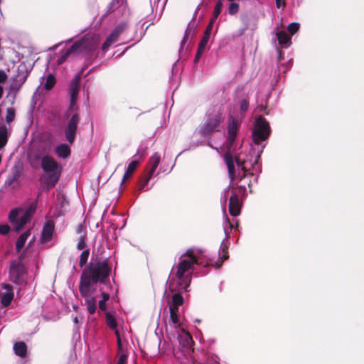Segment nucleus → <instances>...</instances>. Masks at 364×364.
Returning a JSON list of instances; mask_svg holds the SVG:
<instances>
[{
    "label": "nucleus",
    "instance_id": "nucleus-54",
    "mask_svg": "<svg viewBox=\"0 0 364 364\" xmlns=\"http://www.w3.org/2000/svg\"><path fill=\"white\" fill-rule=\"evenodd\" d=\"M216 18H214V16H213L212 19L210 20V22H214V21L215 20Z\"/></svg>",
    "mask_w": 364,
    "mask_h": 364
},
{
    "label": "nucleus",
    "instance_id": "nucleus-13",
    "mask_svg": "<svg viewBox=\"0 0 364 364\" xmlns=\"http://www.w3.org/2000/svg\"><path fill=\"white\" fill-rule=\"evenodd\" d=\"M29 239V242L28 244V247H31L36 240L35 235H31V230H28L23 234H21L18 238L16 244V248L18 252L21 251V250L25 246L26 241Z\"/></svg>",
    "mask_w": 364,
    "mask_h": 364
},
{
    "label": "nucleus",
    "instance_id": "nucleus-29",
    "mask_svg": "<svg viewBox=\"0 0 364 364\" xmlns=\"http://www.w3.org/2000/svg\"><path fill=\"white\" fill-rule=\"evenodd\" d=\"M26 81V77L23 76L21 79L16 80V82H14L13 85H11L10 90L11 92H13L14 95H16V93L18 92L19 89L22 86V85Z\"/></svg>",
    "mask_w": 364,
    "mask_h": 364
},
{
    "label": "nucleus",
    "instance_id": "nucleus-15",
    "mask_svg": "<svg viewBox=\"0 0 364 364\" xmlns=\"http://www.w3.org/2000/svg\"><path fill=\"white\" fill-rule=\"evenodd\" d=\"M169 311L170 317L168 326L171 328H174L176 331L180 330L181 327H184L183 320L181 319L179 316L178 311L174 310L173 308L171 309H169Z\"/></svg>",
    "mask_w": 364,
    "mask_h": 364
},
{
    "label": "nucleus",
    "instance_id": "nucleus-10",
    "mask_svg": "<svg viewBox=\"0 0 364 364\" xmlns=\"http://www.w3.org/2000/svg\"><path fill=\"white\" fill-rule=\"evenodd\" d=\"M178 339L180 345L187 351L191 350L193 340L190 333L186 331L184 327H181L180 330L177 331Z\"/></svg>",
    "mask_w": 364,
    "mask_h": 364
},
{
    "label": "nucleus",
    "instance_id": "nucleus-41",
    "mask_svg": "<svg viewBox=\"0 0 364 364\" xmlns=\"http://www.w3.org/2000/svg\"><path fill=\"white\" fill-rule=\"evenodd\" d=\"M223 3L221 0H219L216 4L215 11H216V14H220L222 10Z\"/></svg>",
    "mask_w": 364,
    "mask_h": 364
},
{
    "label": "nucleus",
    "instance_id": "nucleus-9",
    "mask_svg": "<svg viewBox=\"0 0 364 364\" xmlns=\"http://www.w3.org/2000/svg\"><path fill=\"white\" fill-rule=\"evenodd\" d=\"M79 116L75 114L71 117L65 129V138L70 144H73L75 140Z\"/></svg>",
    "mask_w": 364,
    "mask_h": 364
},
{
    "label": "nucleus",
    "instance_id": "nucleus-50",
    "mask_svg": "<svg viewBox=\"0 0 364 364\" xmlns=\"http://www.w3.org/2000/svg\"><path fill=\"white\" fill-rule=\"evenodd\" d=\"M3 92H4L3 87L1 86H0V99L2 97Z\"/></svg>",
    "mask_w": 364,
    "mask_h": 364
},
{
    "label": "nucleus",
    "instance_id": "nucleus-53",
    "mask_svg": "<svg viewBox=\"0 0 364 364\" xmlns=\"http://www.w3.org/2000/svg\"><path fill=\"white\" fill-rule=\"evenodd\" d=\"M218 16H219V14H216V11H214V13H213L214 18H217Z\"/></svg>",
    "mask_w": 364,
    "mask_h": 364
},
{
    "label": "nucleus",
    "instance_id": "nucleus-46",
    "mask_svg": "<svg viewBox=\"0 0 364 364\" xmlns=\"http://www.w3.org/2000/svg\"><path fill=\"white\" fill-rule=\"evenodd\" d=\"M277 6L278 8H281L284 6V0H276Z\"/></svg>",
    "mask_w": 364,
    "mask_h": 364
},
{
    "label": "nucleus",
    "instance_id": "nucleus-26",
    "mask_svg": "<svg viewBox=\"0 0 364 364\" xmlns=\"http://www.w3.org/2000/svg\"><path fill=\"white\" fill-rule=\"evenodd\" d=\"M237 130V124L236 120L230 117L229 119L228 124V136L232 138H235Z\"/></svg>",
    "mask_w": 364,
    "mask_h": 364
},
{
    "label": "nucleus",
    "instance_id": "nucleus-2",
    "mask_svg": "<svg viewBox=\"0 0 364 364\" xmlns=\"http://www.w3.org/2000/svg\"><path fill=\"white\" fill-rule=\"evenodd\" d=\"M200 253L198 250H188L180 257L176 274L168 281V288L171 291H186L191 281L189 276L191 270L195 264L199 263Z\"/></svg>",
    "mask_w": 364,
    "mask_h": 364
},
{
    "label": "nucleus",
    "instance_id": "nucleus-42",
    "mask_svg": "<svg viewBox=\"0 0 364 364\" xmlns=\"http://www.w3.org/2000/svg\"><path fill=\"white\" fill-rule=\"evenodd\" d=\"M288 31L291 35H294L296 33V23H291L288 26Z\"/></svg>",
    "mask_w": 364,
    "mask_h": 364
},
{
    "label": "nucleus",
    "instance_id": "nucleus-34",
    "mask_svg": "<svg viewBox=\"0 0 364 364\" xmlns=\"http://www.w3.org/2000/svg\"><path fill=\"white\" fill-rule=\"evenodd\" d=\"M248 27H249L248 20L247 18L243 19V24L241 26V28H240L238 29V31H236L235 36H242L244 33V32L248 28Z\"/></svg>",
    "mask_w": 364,
    "mask_h": 364
},
{
    "label": "nucleus",
    "instance_id": "nucleus-43",
    "mask_svg": "<svg viewBox=\"0 0 364 364\" xmlns=\"http://www.w3.org/2000/svg\"><path fill=\"white\" fill-rule=\"evenodd\" d=\"M248 108V102L247 100H244L241 102V104H240V109L242 111H246Z\"/></svg>",
    "mask_w": 364,
    "mask_h": 364
},
{
    "label": "nucleus",
    "instance_id": "nucleus-45",
    "mask_svg": "<svg viewBox=\"0 0 364 364\" xmlns=\"http://www.w3.org/2000/svg\"><path fill=\"white\" fill-rule=\"evenodd\" d=\"M127 360L126 355H121L117 364H124Z\"/></svg>",
    "mask_w": 364,
    "mask_h": 364
},
{
    "label": "nucleus",
    "instance_id": "nucleus-57",
    "mask_svg": "<svg viewBox=\"0 0 364 364\" xmlns=\"http://www.w3.org/2000/svg\"><path fill=\"white\" fill-rule=\"evenodd\" d=\"M296 29H297V31H299V24L297 23V27H296Z\"/></svg>",
    "mask_w": 364,
    "mask_h": 364
},
{
    "label": "nucleus",
    "instance_id": "nucleus-19",
    "mask_svg": "<svg viewBox=\"0 0 364 364\" xmlns=\"http://www.w3.org/2000/svg\"><path fill=\"white\" fill-rule=\"evenodd\" d=\"M5 292L3 293L1 304L4 306H8L12 301L14 298V294L12 292V289L9 285H6L4 287Z\"/></svg>",
    "mask_w": 364,
    "mask_h": 364
},
{
    "label": "nucleus",
    "instance_id": "nucleus-4",
    "mask_svg": "<svg viewBox=\"0 0 364 364\" xmlns=\"http://www.w3.org/2000/svg\"><path fill=\"white\" fill-rule=\"evenodd\" d=\"M41 166L53 182H57L59 180L61 167L52 157L44 156L42 159Z\"/></svg>",
    "mask_w": 364,
    "mask_h": 364
},
{
    "label": "nucleus",
    "instance_id": "nucleus-27",
    "mask_svg": "<svg viewBox=\"0 0 364 364\" xmlns=\"http://www.w3.org/2000/svg\"><path fill=\"white\" fill-rule=\"evenodd\" d=\"M210 36L204 35L203 38H202L201 41L200 42L198 51L196 55L195 61H198V59L200 58L201 55L204 52L205 48L208 42Z\"/></svg>",
    "mask_w": 364,
    "mask_h": 364
},
{
    "label": "nucleus",
    "instance_id": "nucleus-8",
    "mask_svg": "<svg viewBox=\"0 0 364 364\" xmlns=\"http://www.w3.org/2000/svg\"><path fill=\"white\" fill-rule=\"evenodd\" d=\"M235 138L229 137L228 138V141L226 143L227 151L225 154V162L228 166V172L230 176V179L233 181L235 178L233 177L234 173V162L232 154V148L233 143L235 141Z\"/></svg>",
    "mask_w": 364,
    "mask_h": 364
},
{
    "label": "nucleus",
    "instance_id": "nucleus-28",
    "mask_svg": "<svg viewBox=\"0 0 364 364\" xmlns=\"http://www.w3.org/2000/svg\"><path fill=\"white\" fill-rule=\"evenodd\" d=\"M77 233L79 234V242L77 243V248L79 250H82L85 247V230L82 225H80L77 228Z\"/></svg>",
    "mask_w": 364,
    "mask_h": 364
},
{
    "label": "nucleus",
    "instance_id": "nucleus-32",
    "mask_svg": "<svg viewBox=\"0 0 364 364\" xmlns=\"http://www.w3.org/2000/svg\"><path fill=\"white\" fill-rule=\"evenodd\" d=\"M159 161H160L159 156H155L154 157V164L152 165V167H151V170L149 171V176L146 178V182H148L151 179V176H152V174L154 173V171L156 170V168L159 166Z\"/></svg>",
    "mask_w": 364,
    "mask_h": 364
},
{
    "label": "nucleus",
    "instance_id": "nucleus-7",
    "mask_svg": "<svg viewBox=\"0 0 364 364\" xmlns=\"http://www.w3.org/2000/svg\"><path fill=\"white\" fill-rule=\"evenodd\" d=\"M88 38H83L82 39L75 42L73 45L62 55L60 63L65 60L66 58L73 53H79L88 48L89 43Z\"/></svg>",
    "mask_w": 364,
    "mask_h": 364
},
{
    "label": "nucleus",
    "instance_id": "nucleus-12",
    "mask_svg": "<svg viewBox=\"0 0 364 364\" xmlns=\"http://www.w3.org/2000/svg\"><path fill=\"white\" fill-rule=\"evenodd\" d=\"M125 28L126 24L124 23L119 24L111 33L106 41L103 43L102 47V50L107 49L111 46V44L114 43L117 40L119 36L125 30Z\"/></svg>",
    "mask_w": 364,
    "mask_h": 364
},
{
    "label": "nucleus",
    "instance_id": "nucleus-5",
    "mask_svg": "<svg viewBox=\"0 0 364 364\" xmlns=\"http://www.w3.org/2000/svg\"><path fill=\"white\" fill-rule=\"evenodd\" d=\"M270 134L269 123L262 117H259L256 121L255 129L252 132L253 141L259 144L260 141L266 140Z\"/></svg>",
    "mask_w": 364,
    "mask_h": 364
},
{
    "label": "nucleus",
    "instance_id": "nucleus-51",
    "mask_svg": "<svg viewBox=\"0 0 364 364\" xmlns=\"http://www.w3.org/2000/svg\"><path fill=\"white\" fill-rule=\"evenodd\" d=\"M249 176L253 177L254 175L252 173H248L245 174V177L248 178Z\"/></svg>",
    "mask_w": 364,
    "mask_h": 364
},
{
    "label": "nucleus",
    "instance_id": "nucleus-3",
    "mask_svg": "<svg viewBox=\"0 0 364 364\" xmlns=\"http://www.w3.org/2000/svg\"><path fill=\"white\" fill-rule=\"evenodd\" d=\"M35 211V207L31 205L28 208H16L11 211L9 220L16 231L18 232L30 220Z\"/></svg>",
    "mask_w": 364,
    "mask_h": 364
},
{
    "label": "nucleus",
    "instance_id": "nucleus-16",
    "mask_svg": "<svg viewBox=\"0 0 364 364\" xmlns=\"http://www.w3.org/2000/svg\"><path fill=\"white\" fill-rule=\"evenodd\" d=\"M241 202L240 198H235V195H231L229 202V212L232 216H237L240 213Z\"/></svg>",
    "mask_w": 364,
    "mask_h": 364
},
{
    "label": "nucleus",
    "instance_id": "nucleus-47",
    "mask_svg": "<svg viewBox=\"0 0 364 364\" xmlns=\"http://www.w3.org/2000/svg\"><path fill=\"white\" fill-rule=\"evenodd\" d=\"M188 36V30L187 29L186 31V33H185V36L182 41V45H183L186 43Z\"/></svg>",
    "mask_w": 364,
    "mask_h": 364
},
{
    "label": "nucleus",
    "instance_id": "nucleus-38",
    "mask_svg": "<svg viewBox=\"0 0 364 364\" xmlns=\"http://www.w3.org/2000/svg\"><path fill=\"white\" fill-rule=\"evenodd\" d=\"M13 181H16L18 178L21 175V170L18 166H15L13 168Z\"/></svg>",
    "mask_w": 364,
    "mask_h": 364
},
{
    "label": "nucleus",
    "instance_id": "nucleus-30",
    "mask_svg": "<svg viewBox=\"0 0 364 364\" xmlns=\"http://www.w3.org/2000/svg\"><path fill=\"white\" fill-rule=\"evenodd\" d=\"M109 299V294L105 292L102 294V299L99 301V308L102 311L106 310V301Z\"/></svg>",
    "mask_w": 364,
    "mask_h": 364
},
{
    "label": "nucleus",
    "instance_id": "nucleus-52",
    "mask_svg": "<svg viewBox=\"0 0 364 364\" xmlns=\"http://www.w3.org/2000/svg\"><path fill=\"white\" fill-rule=\"evenodd\" d=\"M16 269L14 267H11V274H14L16 272Z\"/></svg>",
    "mask_w": 364,
    "mask_h": 364
},
{
    "label": "nucleus",
    "instance_id": "nucleus-20",
    "mask_svg": "<svg viewBox=\"0 0 364 364\" xmlns=\"http://www.w3.org/2000/svg\"><path fill=\"white\" fill-rule=\"evenodd\" d=\"M277 36L279 43L284 47L288 46L290 44V36L284 31H278L277 32Z\"/></svg>",
    "mask_w": 364,
    "mask_h": 364
},
{
    "label": "nucleus",
    "instance_id": "nucleus-37",
    "mask_svg": "<svg viewBox=\"0 0 364 364\" xmlns=\"http://www.w3.org/2000/svg\"><path fill=\"white\" fill-rule=\"evenodd\" d=\"M239 11V5L237 3L232 2L228 8V11L230 15L237 14Z\"/></svg>",
    "mask_w": 364,
    "mask_h": 364
},
{
    "label": "nucleus",
    "instance_id": "nucleus-39",
    "mask_svg": "<svg viewBox=\"0 0 364 364\" xmlns=\"http://www.w3.org/2000/svg\"><path fill=\"white\" fill-rule=\"evenodd\" d=\"M10 230V227L8 225H0V234L6 235Z\"/></svg>",
    "mask_w": 364,
    "mask_h": 364
},
{
    "label": "nucleus",
    "instance_id": "nucleus-18",
    "mask_svg": "<svg viewBox=\"0 0 364 364\" xmlns=\"http://www.w3.org/2000/svg\"><path fill=\"white\" fill-rule=\"evenodd\" d=\"M106 319H107V325L112 329H114L115 331V335L117 336V343H118V346L119 348H121V339H120V336H119V331L117 329H116L117 328V322H116V320L114 317V316L110 314V313H107L106 314Z\"/></svg>",
    "mask_w": 364,
    "mask_h": 364
},
{
    "label": "nucleus",
    "instance_id": "nucleus-22",
    "mask_svg": "<svg viewBox=\"0 0 364 364\" xmlns=\"http://www.w3.org/2000/svg\"><path fill=\"white\" fill-rule=\"evenodd\" d=\"M139 165V162L137 161H133L129 164V166L124 173L123 178L122 179L121 182H126L128 179L130 178L132 175L133 174L134 171L136 168V167Z\"/></svg>",
    "mask_w": 364,
    "mask_h": 364
},
{
    "label": "nucleus",
    "instance_id": "nucleus-25",
    "mask_svg": "<svg viewBox=\"0 0 364 364\" xmlns=\"http://www.w3.org/2000/svg\"><path fill=\"white\" fill-rule=\"evenodd\" d=\"M8 141V129L6 125H0V149L5 146Z\"/></svg>",
    "mask_w": 364,
    "mask_h": 364
},
{
    "label": "nucleus",
    "instance_id": "nucleus-23",
    "mask_svg": "<svg viewBox=\"0 0 364 364\" xmlns=\"http://www.w3.org/2000/svg\"><path fill=\"white\" fill-rule=\"evenodd\" d=\"M183 302V297L179 294H174L172 296L171 303L169 304V309L173 308L174 310L178 311V306H181Z\"/></svg>",
    "mask_w": 364,
    "mask_h": 364
},
{
    "label": "nucleus",
    "instance_id": "nucleus-56",
    "mask_svg": "<svg viewBox=\"0 0 364 364\" xmlns=\"http://www.w3.org/2000/svg\"><path fill=\"white\" fill-rule=\"evenodd\" d=\"M74 321H75V323H77V317H75V318Z\"/></svg>",
    "mask_w": 364,
    "mask_h": 364
},
{
    "label": "nucleus",
    "instance_id": "nucleus-40",
    "mask_svg": "<svg viewBox=\"0 0 364 364\" xmlns=\"http://www.w3.org/2000/svg\"><path fill=\"white\" fill-rule=\"evenodd\" d=\"M7 78L8 76L4 70H0V83H4Z\"/></svg>",
    "mask_w": 364,
    "mask_h": 364
},
{
    "label": "nucleus",
    "instance_id": "nucleus-49",
    "mask_svg": "<svg viewBox=\"0 0 364 364\" xmlns=\"http://www.w3.org/2000/svg\"><path fill=\"white\" fill-rule=\"evenodd\" d=\"M145 185H146L145 183H140V186L138 188L139 191L143 190L145 187Z\"/></svg>",
    "mask_w": 364,
    "mask_h": 364
},
{
    "label": "nucleus",
    "instance_id": "nucleus-17",
    "mask_svg": "<svg viewBox=\"0 0 364 364\" xmlns=\"http://www.w3.org/2000/svg\"><path fill=\"white\" fill-rule=\"evenodd\" d=\"M228 192H231V195H235V198L244 196L246 192L245 186H238L237 183H232L228 188Z\"/></svg>",
    "mask_w": 364,
    "mask_h": 364
},
{
    "label": "nucleus",
    "instance_id": "nucleus-6",
    "mask_svg": "<svg viewBox=\"0 0 364 364\" xmlns=\"http://www.w3.org/2000/svg\"><path fill=\"white\" fill-rule=\"evenodd\" d=\"M223 121L222 114L217 113L210 115L207 122L200 129V133L203 136H209L215 132L219 131L220 124Z\"/></svg>",
    "mask_w": 364,
    "mask_h": 364
},
{
    "label": "nucleus",
    "instance_id": "nucleus-21",
    "mask_svg": "<svg viewBox=\"0 0 364 364\" xmlns=\"http://www.w3.org/2000/svg\"><path fill=\"white\" fill-rule=\"evenodd\" d=\"M55 152L59 157L67 158L70 154V148L65 144H61L56 147Z\"/></svg>",
    "mask_w": 364,
    "mask_h": 364
},
{
    "label": "nucleus",
    "instance_id": "nucleus-36",
    "mask_svg": "<svg viewBox=\"0 0 364 364\" xmlns=\"http://www.w3.org/2000/svg\"><path fill=\"white\" fill-rule=\"evenodd\" d=\"M88 257H89V250H85L81 253L80 258V267H82L85 264V263L87 261Z\"/></svg>",
    "mask_w": 364,
    "mask_h": 364
},
{
    "label": "nucleus",
    "instance_id": "nucleus-11",
    "mask_svg": "<svg viewBox=\"0 0 364 364\" xmlns=\"http://www.w3.org/2000/svg\"><path fill=\"white\" fill-rule=\"evenodd\" d=\"M54 223L53 222L49 220L43 226L41 237L40 239V242L43 245H49V243L52 240L53 233H54Z\"/></svg>",
    "mask_w": 364,
    "mask_h": 364
},
{
    "label": "nucleus",
    "instance_id": "nucleus-33",
    "mask_svg": "<svg viewBox=\"0 0 364 364\" xmlns=\"http://www.w3.org/2000/svg\"><path fill=\"white\" fill-rule=\"evenodd\" d=\"M15 118V109L12 107L8 108L6 110V121L10 124Z\"/></svg>",
    "mask_w": 364,
    "mask_h": 364
},
{
    "label": "nucleus",
    "instance_id": "nucleus-48",
    "mask_svg": "<svg viewBox=\"0 0 364 364\" xmlns=\"http://www.w3.org/2000/svg\"><path fill=\"white\" fill-rule=\"evenodd\" d=\"M235 161H236V163L237 164L238 166H241L242 164H243V161H241L239 159V157H237L235 159Z\"/></svg>",
    "mask_w": 364,
    "mask_h": 364
},
{
    "label": "nucleus",
    "instance_id": "nucleus-35",
    "mask_svg": "<svg viewBox=\"0 0 364 364\" xmlns=\"http://www.w3.org/2000/svg\"><path fill=\"white\" fill-rule=\"evenodd\" d=\"M224 218H225V222H224V225H223V228H224L225 233L226 234V235H228L229 234L228 229L232 230L233 228L234 225L229 221V219L228 218V216L226 214H225Z\"/></svg>",
    "mask_w": 364,
    "mask_h": 364
},
{
    "label": "nucleus",
    "instance_id": "nucleus-31",
    "mask_svg": "<svg viewBox=\"0 0 364 364\" xmlns=\"http://www.w3.org/2000/svg\"><path fill=\"white\" fill-rule=\"evenodd\" d=\"M55 77L52 74L48 75V76L46 78V82L44 85V87L46 90H50L51 88H53V87L55 85Z\"/></svg>",
    "mask_w": 364,
    "mask_h": 364
},
{
    "label": "nucleus",
    "instance_id": "nucleus-44",
    "mask_svg": "<svg viewBox=\"0 0 364 364\" xmlns=\"http://www.w3.org/2000/svg\"><path fill=\"white\" fill-rule=\"evenodd\" d=\"M212 28H213V22H210L208 26L206 28L204 35L210 36V32L212 31Z\"/></svg>",
    "mask_w": 364,
    "mask_h": 364
},
{
    "label": "nucleus",
    "instance_id": "nucleus-14",
    "mask_svg": "<svg viewBox=\"0 0 364 364\" xmlns=\"http://www.w3.org/2000/svg\"><path fill=\"white\" fill-rule=\"evenodd\" d=\"M80 75H76L73 80L71 81V83L69 87V92L70 94V106H73L77 101V97L79 92L80 88Z\"/></svg>",
    "mask_w": 364,
    "mask_h": 364
},
{
    "label": "nucleus",
    "instance_id": "nucleus-55",
    "mask_svg": "<svg viewBox=\"0 0 364 364\" xmlns=\"http://www.w3.org/2000/svg\"><path fill=\"white\" fill-rule=\"evenodd\" d=\"M252 180H253V181H256V180H257V178L256 177H255V178H250V181H252Z\"/></svg>",
    "mask_w": 364,
    "mask_h": 364
},
{
    "label": "nucleus",
    "instance_id": "nucleus-1",
    "mask_svg": "<svg viewBox=\"0 0 364 364\" xmlns=\"http://www.w3.org/2000/svg\"><path fill=\"white\" fill-rule=\"evenodd\" d=\"M110 267L107 261L104 260L92 264L90 269L83 272L81 276L80 292L85 299V305L90 314L95 313L97 309L95 289L93 284L98 281L104 282L105 278L108 277Z\"/></svg>",
    "mask_w": 364,
    "mask_h": 364
},
{
    "label": "nucleus",
    "instance_id": "nucleus-24",
    "mask_svg": "<svg viewBox=\"0 0 364 364\" xmlns=\"http://www.w3.org/2000/svg\"><path fill=\"white\" fill-rule=\"evenodd\" d=\"M14 350L16 355L20 357H24L26 355L27 347L23 342H18L14 344Z\"/></svg>",
    "mask_w": 364,
    "mask_h": 364
}]
</instances>
